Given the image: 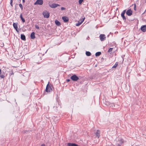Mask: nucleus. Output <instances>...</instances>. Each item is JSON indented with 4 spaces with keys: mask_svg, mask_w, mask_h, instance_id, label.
I'll return each instance as SVG.
<instances>
[{
    "mask_svg": "<svg viewBox=\"0 0 146 146\" xmlns=\"http://www.w3.org/2000/svg\"><path fill=\"white\" fill-rule=\"evenodd\" d=\"M53 87V85L51 84L48 83L46 87L45 91L47 92H51L52 91V88Z\"/></svg>",
    "mask_w": 146,
    "mask_h": 146,
    "instance_id": "obj_1",
    "label": "nucleus"
},
{
    "mask_svg": "<svg viewBox=\"0 0 146 146\" xmlns=\"http://www.w3.org/2000/svg\"><path fill=\"white\" fill-rule=\"evenodd\" d=\"M115 144L117 146H121V145L123 143L124 141L122 139H116L115 141Z\"/></svg>",
    "mask_w": 146,
    "mask_h": 146,
    "instance_id": "obj_2",
    "label": "nucleus"
},
{
    "mask_svg": "<svg viewBox=\"0 0 146 146\" xmlns=\"http://www.w3.org/2000/svg\"><path fill=\"white\" fill-rule=\"evenodd\" d=\"M112 44L113 45V46L110 48V52L112 51L114 52L117 49V48L116 47V43L114 42H113L112 43H111V45Z\"/></svg>",
    "mask_w": 146,
    "mask_h": 146,
    "instance_id": "obj_3",
    "label": "nucleus"
},
{
    "mask_svg": "<svg viewBox=\"0 0 146 146\" xmlns=\"http://www.w3.org/2000/svg\"><path fill=\"white\" fill-rule=\"evenodd\" d=\"M49 13L47 11H45L42 13V14L44 18H48L49 17Z\"/></svg>",
    "mask_w": 146,
    "mask_h": 146,
    "instance_id": "obj_4",
    "label": "nucleus"
},
{
    "mask_svg": "<svg viewBox=\"0 0 146 146\" xmlns=\"http://www.w3.org/2000/svg\"><path fill=\"white\" fill-rule=\"evenodd\" d=\"M70 78L73 81H76L79 79V78L75 74L72 76Z\"/></svg>",
    "mask_w": 146,
    "mask_h": 146,
    "instance_id": "obj_5",
    "label": "nucleus"
},
{
    "mask_svg": "<svg viewBox=\"0 0 146 146\" xmlns=\"http://www.w3.org/2000/svg\"><path fill=\"white\" fill-rule=\"evenodd\" d=\"M43 0H37L34 3V5H42L43 3Z\"/></svg>",
    "mask_w": 146,
    "mask_h": 146,
    "instance_id": "obj_6",
    "label": "nucleus"
},
{
    "mask_svg": "<svg viewBox=\"0 0 146 146\" xmlns=\"http://www.w3.org/2000/svg\"><path fill=\"white\" fill-rule=\"evenodd\" d=\"M49 6L52 8H55L58 6H59L60 5L58 4L54 3L52 4H49Z\"/></svg>",
    "mask_w": 146,
    "mask_h": 146,
    "instance_id": "obj_7",
    "label": "nucleus"
},
{
    "mask_svg": "<svg viewBox=\"0 0 146 146\" xmlns=\"http://www.w3.org/2000/svg\"><path fill=\"white\" fill-rule=\"evenodd\" d=\"M126 12V10H123L121 14V16L123 20L125 21L126 20V18L124 16V15Z\"/></svg>",
    "mask_w": 146,
    "mask_h": 146,
    "instance_id": "obj_8",
    "label": "nucleus"
},
{
    "mask_svg": "<svg viewBox=\"0 0 146 146\" xmlns=\"http://www.w3.org/2000/svg\"><path fill=\"white\" fill-rule=\"evenodd\" d=\"M132 13L133 12L131 10V9H129L127 11L126 13L128 16H130L132 15Z\"/></svg>",
    "mask_w": 146,
    "mask_h": 146,
    "instance_id": "obj_9",
    "label": "nucleus"
},
{
    "mask_svg": "<svg viewBox=\"0 0 146 146\" xmlns=\"http://www.w3.org/2000/svg\"><path fill=\"white\" fill-rule=\"evenodd\" d=\"M100 40L101 41H103L106 38L105 35L104 34H101L100 36Z\"/></svg>",
    "mask_w": 146,
    "mask_h": 146,
    "instance_id": "obj_10",
    "label": "nucleus"
},
{
    "mask_svg": "<svg viewBox=\"0 0 146 146\" xmlns=\"http://www.w3.org/2000/svg\"><path fill=\"white\" fill-rule=\"evenodd\" d=\"M141 30L143 32L146 31V25H143L141 28Z\"/></svg>",
    "mask_w": 146,
    "mask_h": 146,
    "instance_id": "obj_11",
    "label": "nucleus"
},
{
    "mask_svg": "<svg viewBox=\"0 0 146 146\" xmlns=\"http://www.w3.org/2000/svg\"><path fill=\"white\" fill-rule=\"evenodd\" d=\"M62 19L64 22H68L69 20L68 17L65 16L63 17H62Z\"/></svg>",
    "mask_w": 146,
    "mask_h": 146,
    "instance_id": "obj_12",
    "label": "nucleus"
},
{
    "mask_svg": "<svg viewBox=\"0 0 146 146\" xmlns=\"http://www.w3.org/2000/svg\"><path fill=\"white\" fill-rule=\"evenodd\" d=\"M68 146H79L78 145L75 143H67Z\"/></svg>",
    "mask_w": 146,
    "mask_h": 146,
    "instance_id": "obj_13",
    "label": "nucleus"
},
{
    "mask_svg": "<svg viewBox=\"0 0 146 146\" xmlns=\"http://www.w3.org/2000/svg\"><path fill=\"white\" fill-rule=\"evenodd\" d=\"M13 27L15 28V29L16 30V31L18 32L19 31L17 29V23H14L13 24Z\"/></svg>",
    "mask_w": 146,
    "mask_h": 146,
    "instance_id": "obj_14",
    "label": "nucleus"
},
{
    "mask_svg": "<svg viewBox=\"0 0 146 146\" xmlns=\"http://www.w3.org/2000/svg\"><path fill=\"white\" fill-rule=\"evenodd\" d=\"M100 131L99 130H97L96 133L95 134L96 135V136L98 137V138L100 136Z\"/></svg>",
    "mask_w": 146,
    "mask_h": 146,
    "instance_id": "obj_15",
    "label": "nucleus"
},
{
    "mask_svg": "<svg viewBox=\"0 0 146 146\" xmlns=\"http://www.w3.org/2000/svg\"><path fill=\"white\" fill-rule=\"evenodd\" d=\"M21 39L23 40H26V37L23 34H21Z\"/></svg>",
    "mask_w": 146,
    "mask_h": 146,
    "instance_id": "obj_16",
    "label": "nucleus"
},
{
    "mask_svg": "<svg viewBox=\"0 0 146 146\" xmlns=\"http://www.w3.org/2000/svg\"><path fill=\"white\" fill-rule=\"evenodd\" d=\"M30 36L32 39H34L35 38V33L33 32L31 34Z\"/></svg>",
    "mask_w": 146,
    "mask_h": 146,
    "instance_id": "obj_17",
    "label": "nucleus"
},
{
    "mask_svg": "<svg viewBox=\"0 0 146 146\" xmlns=\"http://www.w3.org/2000/svg\"><path fill=\"white\" fill-rule=\"evenodd\" d=\"M55 23L56 25L58 26H60L61 25V23L58 20H56L55 21Z\"/></svg>",
    "mask_w": 146,
    "mask_h": 146,
    "instance_id": "obj_18",
    "label": "nucleus"
},
{
    "mask_svg": "<svg viewBox=\"0 0 146 146\" xmlns=\"http://www.w3.org/2000/svg\"><path fill=\"white\" fill-rule=\"evenodd\" d=\"M20 17L21 19L22 22L23 23H24L25 22V19L23 18L22 16V14H21L20 15Z\"/></svg>",
    "mask_w": 146,
    "mask_h": 146,
    "instance_id": "obj_19",
    "label": "nucleus"
},
{
    "mask_svg": "<svg viewBox=\"0 0 146 146\" xmlns=\"http://www.w3.org/2000/svg\"><path fill=\"white\" fill-rule=\"evenodd\" d=\"M101 54V53L100 52H98L96 53L95 55L96 56H100Z\"/></svg>",
    "mask_w": 146,
    "mask_h": 146,
    "instance_id": "obj_20",
    "label": "nucleus"
},
{
    "mask_svg": "<svg viewBox=\"0 0 146 146\" xmlns=\"http://www.w3.org/2000/svg\"><path fill=\"white\" fill-rule=\"evenodd\" d=\"M86 55L88 56H90L91 55V53L89 51H86Z\"/></svg>",
    "mask_w": 146,
    "mask_h": 146,
    "instance_id": "obj_21",
    "label": "nucleus"
},
{
    "mask_svg": "<svg viewBox=\"0 0 146 146\" xmlns=\"http://www.w3.org/2000/svg\"><path fill=\"white\" fill-rule=\"evenodd\" d=\"M1 69H0V77L1 78H3L5 77V76L3 75H1Z\"/></svg>",
    "mask_w": 146,
    "mask_h": 146,
    "instance_id": "obj_22",
    "label": "nucleus"
},
{
    "mask_svg": "<svg viewBox=\"0 0 146 146\" xmlns=\"http://www.w3.org/2000/svg\"><path fill=\"white\" fill-rule=\"evenodd\" d=\"M118 65V62H116L115 64L112 66V68H115Z\"/></svg>",
    "mask_w": 146,
    "mask_h": 146,
    "instance_id": "obj_23",
    "label": "nucleus"
},
{
    "mask_svg": "<svg viewBox=\"0 0 146 146\" xmlns=\"http://www.w3.org/2000/svg\"><path fill=\"white\" fill-rule=\"evenodd\" d=\"M82 23V22H80V21H79L76 24V25L77 26H79Z\"/></svg>",
    "mask_w": 146,
    "mask_h": 146,
    "instance_id": "obj_24",
    "label": "nucleus"
},
{
    "mask_svg": "<svg viewBox=\"0 0 146 146\" xmlns=\"http://www.w3.org/2000/svg\"><path fill=\"white\" fill-rule=\"evenodd\" d=\"M19 5L20 8H21V9L22 10H23V7L22 5L20 3L19 4Z\"/></svg>",
    "mask_w": 146,
    "mask_h": 146,
    "instance_id": "obj_25",
    "label": "nucleus"
},
{
    "mask_svg": "<svg viewBox=\"0 0 146 146\" xmlns=\"http://www.w3.org/2000/svg\"><path fill=\"white\" fill-rule=\"evenodd\" d=\"M13 0H11L10 1V5L12 7H13Z\"/></svg>",
    "mask_w": 146,
    "mask_h": 146,
    "instance_id": "obj_26",
    "label": "nucleus"
},
{
    "mask_svg": "<svg viewBox=\"0 0 146 146\" xmlns=\"http://www.w3.org/2000/svg\"><path fill=\"white\" fill-rule=\"evenodd\" d=\"M84 0H79L78 3L80 5L83 1Z\"/></svg>",
    "mask_w": 146,
    "mask_h": 146,
    "instance_id": "obj_27",
    "label": "nucleus"
},
{
    "mask_svg": "<svg viewBox=\"0 0 146 146\" xmlns=\"http://www.w3.org/2000/svg\"><path fill=\"white\" fill-rule=\"evenodd\" d=\"M113 106H115V104L114 103H111L110 104V107H113Z\"/></svg>",
    "mask_w": 146,
    "mask_h": 146,
    "instance_id": "obj_28",
    "label": "nucleus"
},
{
    "mask_svg": "<svg viewBox=\"0 0 146 146\" xmlns=\"http://www.w3.org/2000/svg\"><path fill=\"white\" fill-rule=\"evenodd\" d=\"M35 28L37 29H39V26H38L37 25H35Z\"/></svg>",
    "mask_w": 146,
    "mask_h": 146,
    "instance_id": "obj_29",
    "label": "nucleus"
},
{
    "mask_svg": "<svg viewBox=\"0 0 146 146\" xmlns=\"http://www.w3.org/2000/svg\"><path fill=\"white\" fill-rule=\"evenodd\" d=\"M134 9L135 11L136 10V5L135 3L134 4Z\"/></svg>",
    "mask_w": 146,
    "mask_h": 146,
    "instance_id": "obj_30",
    "label": "nucleus"
},
{
    "mask_svg": "<svg viewBox=\"0 0 146 146\" xmlns=\"http://www.w3.org/2000/svg\"><path fill=\"white\" fill-rule=\"evenodd\" d=\"M65 8L64 7H62L61 8V10H65Z\"/></svg>",
    "mask_w": 146,
    "mask_h": 146,
    "instance_id": "obj_31",
    "label": "nucleus"
},
{
    "mask_svg": "<svg viewBox=\"0 0 146 146\" xmlns=\"http://www.w3.org/2000/svg\"><path fill=\"white\" fill-rule=\"evenodd\" d=\"M106 105L109 106L110 105V104H109L108 102H106Z\"/></svg>",
    "mask_w": 146,
    "mask_h": 146,
    "instance_id": "obj_32",
    "label": "nucleus"
},
{
    "mask_svg": "<svg viewBox=\"0 0 146 146\" xmlns=\"http://www.w3.org/2000/svg\"><path fill=\"white\" fill-rule=\"evenodd\" d=\"M14 73L13 71L11 72V73L10 74V75H13Z\"/></svg>",
    "mask_w": 146,
    "mask_h": 146,
    "instance_id": "obj_33",
    "label": "nucleus"
},
{
    "mask_svg": "<svg viewBox=\"0 0 146 146\" xmlns=\"http://www.w3.org/2000/svg\"><path fill=\"white\" fill-rule=\"evenodd\" d=\"M27 132V131L26 130V131H23V133H26Z\"/></svg>",
    "mask_w": 146,
    "mask_h": 146,
    "instance_id": "obj_34",
    "label": "nucleus"
},
{
    "mask_svg": "<svg viewBox=\"0 0 146 146\" xmlns=\"http://www.w3.org/2000/svg\"><path fill=\"white\" fill-rule=\"evenodd\" d=\"M4 46V44L3 43L2 44H1V47H3Z\"/></svg>",
    "mask_w": 146,
    "mask_h": 146,
    "instance_id": "obj_35",
    "label": "nucleus"
},
{
    "mask_svg": "<svg viewBox=\"0 0 146 146\" xmlns=\"http://www.w3.org/2000/svg\"><path fill=\"white\" fill-rule=\"evenodd\" d=\"M70 79H68L67 80V82H70Z\"/></svg>",
    "mask_w": 146,
    "mask_h": 146,
    "instance_id": "obj_36",
    "label": "nucleus"
},
{
    "mask_svg": "<svg viewBox=\"0 0 146 146\" xmlns=\"http://www.w3.org/2000/svg\"><path fill=\"white\" fill-rule=\"evenodd\" d=\"M40 146H45V145L44 144H42Z\"/></svg>",
    "mask_w": 146,
    "mask_h": 146,
    "instance_id": "obj_37",
    "label": "nucleus"
},
{
    "mask_svg": "<svg viewBox=\"0 0 146 146\" xmlns=\"http://www.w3.org/2000/svg\"><path fill=\"white\" fill-rule=\"evenodd\" d=\"M22 2L23 3H25V0H22Z\"/></svg>",
    "mask_w": 146,
    "mask_h": 146,
    "instance_id": "obj_38",
    "label": "nucleus"
},
{
    "mask_svg": "<svg viewBox=\"0 0 146 146\" xmlns=\"http://www.w3.org/2000/svg\"><path fill=\"white\" fill-rule=\"evenodd\" d=\"M83 21H84V20H81L80 22H82V23L83 22Z\"/></svg>",
    "mask_w": 146,
    "mask_h": 146,
    "instance_id": "obj_39",
    "label": "nucleus"
},
{
    "mask_svg": "<svg viewBox=\"0 0 146 146\" xmlns=\"http://www.w3.org/2000/svg\"><path fill=\"white\" fill-rule=\"evenodd\" d=\"M113 46V44H112L111 45V44H110V47H112Z\"/></svg>",
    "mask_w": 146,
    "mask_h": 146,
    "instance_id": "obj_40",
    "label": "nucleus"
},
{
    "mask_svg": "<svg viewBox=\"0 0 146 146\" xmlns=\"http://www.w3.org/2000/svg\"><path fill=\"white\" fill-rule=\"evenodd\" d=\"M110 48H108V52H110Z\"/></svg>",
    "mask_w": 146,
    "mask_h": 146,
    "instance_id": "obj_41",
    "label": "nucleus"
},
{
    "mask_svg": "<svg viewBox=\"0 0 146 146\" xmlns=\"http://www.w3.org/2000/svg\"><path fill=\"white\" fill-rule=\"evenodd\" d=\"M85 19V18L84 17V18H83V19L82 20H84V19Z\"/></svg>",
    "mask_w": 146,
    "mask_h": 146,
    "instance_id": "obj_42",
    "label": "nucleus"
},
{
    "mask_svg": "<svg viewBox=\"0 0 146 146\" xmlns=\"http://www.w3.org/2000/svg\"><path fill=\"white\" fill-rule=\"evenodd\" d=\"M111 146H114L113 145H111Z\"/></svg>",
    "mask_w": 146,
    "mask_h": 146,
    "instance_id": "obj_43",
    "label": "nucleus"
}]
</instances>
